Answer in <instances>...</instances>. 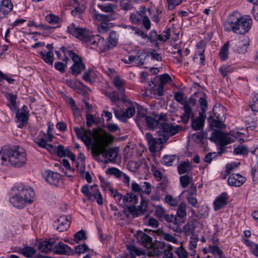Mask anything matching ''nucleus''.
I'll list each match as a JSON object with an SVG mask.
<instances>
[{"label": "nucleus", "mask_w": 258, "mask_h": 258, "mask_svg": "<svg viewBox=\"0 0 258 258\" xmlns=\"http://www.w3.org/2000/svg\"><path fill=\"white\" fill-rule=\"evenodd\" d=\"M252 20L249 15L241 16L237 11L230 14L224 24L226 32L233 31L235 33L244 35L250 29Z\"/></svg>", "instance_id": "f257e3e1"}, {"label": "nucleus", "mask_w": 258, "mask_h": 258, "mask_svg": "<svg viewBox=\"0 0 258 258\" xmlns=\"http://www.w3.org/2000/svg\"><path fill=\"white\" fill-rule=\"evenodd\" d=\"M11 194L10 202L14 207L20 209L31 204L35 196L31 187L21 183L14 185L11 189Z\"/></svg>", "instance_id": "f03ea898"}, {"label": "nucleus", "mask_w": 258, "mask_h": 258, "mask_svg": "<svg viewBox=\"0 0 258 258\" xmlns=\"http://www.w3.org/2000/svg\"><path fill=\"white\" fill-rule=\"evenodd\" d=\"M181 130V126L178 125H172L168 123H162L161 125L160 138H153L150 133L146 134V139L149 145V150L152 153H154L157 150V145L165 143L168 139L177 134Z\"/></svg>", "instance_id": "7ed1b4c3"}, {"label": "nucleus", "mask_w": 258, "mask_h": 258, "mask_svg": "<svg viewBox=\"0 0 258 258\" xmlns=\"http://www.w3.org/2000/svg\"><path fill=\"white\" fill-rule=\"evenodd\" d=\"M8 164L15 167L23 166L26 161V154L21 148L18 146L7 147Z\"/></svg>", "instance_id": "20e7f679"}, {"label": "nucleus", "mask_w": 258, "mask_h": 258, "mask_svg": "<svg viewBox=\"0 0 258 258\" xmlns=\"http://www.w3.org/2000/svg\"><path fill=\"white\" fill-rule=\"evenodd\" d=\"M97 7L102 12L107 14H102L95 12L94 14V18L97 21H113L117 19L119 17L118 14L115 11L117 6L111 4H98Z\"/></svg>", "instance_id": "39448f33"}, {"label": "nucleus", "mask_w": 258, "mask_h": 258, "mask_svg": "<svg viewBox=\"0 0 258 258\" xmlns=\"http://www.w3.org/2000/svg\"><path fill=\"white\" fill-rule=\"evenodd\" d=\"M184 94L181 92H177L174 94V99L181 105H183L184 114L182 117V121L186 124L188 122L191 115H192V108L196 104V100L190 97L188 100L183 101Z\"/></svg>", "instance_id": "423d86ee"}, {"label": "nucleus", "mask_w": 258, "mask_h": 258, "mask_svg": "<svg viewBox=\"0 0 258 258\" xmlns=\"http://www.w3.org/2000/svg\"><path fill=\"white\" fill-rule=\"evenodd\" d=\"M68 54L74 62L70 68L72 74L75 76H78L85 69V65L81 58L73 51L68 50Z\"/></svg>", "instance_id": "0eeeda50"}, {"label": "nucleus", "mask_w": 258, "mask_h": 258, "mask_svg": "<svg viewBox=\"0 0 258 258\" xmlns=\"http://www.w3.org/2000/svg\"><path fill=\"white\" fill-rule=\"evenodd\" d=\"M86 43L93 47H98L103 51H106L110 49V45L108 44L103 38L99 35H93L92 33L90 35Z\"/></svg>", "instance_id": "6e6552de"}, {"label": "nucleus", "mask_w": 258, "mask_h": 258, "mask_svg": "<svg viewBox=\"0 0 258 258\" xmlns=\"http://www.w3.org/2000/svg\"><path fill=\"white\" fill-rule=\"evenodd\" d=\"M164 220L168 223V227L170 229L178 235L182 233L181 226L184 223L176 215L166 214L164 216Z\"/></svg>", "instance_id": "1a4fd4ad"}, {"label": "nucleus", "mask_w": 258, "mask_h": 258, "mask_svg": "<svg viewBox=\"0 0 258 258\" xmlns=\"http://www.w3.org/2000/svg\"><path fill=\"white\" fill-rule=\"evenodd\" d=\"M53 139V134L50 133H45L44 132H40L38 137L34 142L41 148L50 150L53 149V146L52 144H47V142H51Z\"/></svg>", "instance_id": "9d476101"}, {"label": "nucleus", "mask_w": 258, "mask_h": 258, "mask_svg": "<svg viewBox=\"0 0 258 258\" xmlns=\"http://www.w3.org/2000/svg\"><path fill=\"white\" fill-rule=\"evenodd\" d=\"M74 131L78 139H81L87 147L90 146L92 143V132L91 130H86L84 127L80 128L74 127Z\"/></svg>", "instance_id": "9b49d317"}, {"label": "nucleus", "mask_w": 258, "mask_h": 258, "mask_svg": "<svg viewBox=\"0 0 258 258\" xmlns=\"http://www.w3.org/2000/svg\"><path fill=\"white\" fill-rule=\"evenodd\" d=\"M211 139L219 143L221 147L227 145L233 142L231 139L224 132L220 130H215L211 136Z\"/></svg>", "instance_id": "f8f14e48"}, {"label": "nucleus", "mask_w": 258, "mask_h": 258, "mask_svg": "<svg viewBox=\"0 0 258 258\" xmlns=\"http://www.w3.org/2000/svg\"><path fill=\"white\" fill-rule=\"evenodd\" d=\"M98 146L93 147L91 151L92 155L94 158L98 157L101 154L103 156V153H105L104 147L109 144L106 137L103 135H99L98 136Z\"/></svg>", "instance_id": "ddd939ff"}, {"label": "nucleus", "mask_w": 258, "mask_h": 258, "mask_svg": "<svg viewBox=\"0 0 258 258\" xmlns=\"http://www.w3.org/2000/svg\"><path fill=\"white\" fill-rule=\"evenodd\" d=\"M27 109V107L24 105L21 109H17L16 110V118L19 122V124L18 125L19 128H22L27 123L29 118V112Z\"/></svg>", "instance_id": "4468645a"}, {"label": "nucleus", "mask_w": 258, "mask_h": 258, "mask_svg": "<svg viewBox=\"0 0 258 258\" xmlns=\"http://www.w3.org/2000/svg\"><path fill=\"white\" fill-rule=\"evenodd\" d=\"M70 224L71 221L69 217L63 215L54 222L53 226L59 232H63L69 228Z\"/></svg>", "instance_id": "2eb2a0df"}, {"label": "nucleus", "mask_w": 258, "mask_h": 258, "mask_svg": "<svg viewBox=\"0 0 258 258\" xmlns=\"http://www.w3.org/2000/svg\"><path fill=\"white\" fill-rule=\"evenodd\" d=\"M43 178L50 184L57 185L61 178V175L50 170H46L43 174Z\"/></svg>", "instance_id": "dca6fc26"}, {"label": "nucleus", "mask_w": 258, "mask_h": 258, "mask_svg": "<svg viewBox=\"0 0 258 258\" xmlns=\"http://www.w3.org/2000/svg\"><path fill=\"white\" fill-rule=\"evenodd\" d=\"M53 251L55 254L66 255L73 253V250L69 246L60 241L53 246Z\"/></svg>", "instance_id": "f3484780"}, {"label": "nucleus", "mask_w": 258, "mask_h": 258, "mask_svg": "<svg viewBox=\"0 0 258 258\" xmlns=\"http://www.w3.org/2000/svg\"><path fill=\"white\" fill-rule=\"evenodd\" d=\"M249 38L247 36H241L239 41L234 48V51L238 53H245L249 45Z\"/></svg>", "instance_id": "a211bd4d"}, {"label": "nucleus", "mask_w": 258, "mask_h": 258, "mask_svg": "<svg viewBox=\"0 0 258 258\" xmlns=\"http://www.w3.org/2000/svg\"><path fill=\"white\" fill-rule=\"evenodd\" d=\"M166 119V117L164 115H160L158 119L154 118L150 116H148L146 117V122L147 123V126L151 130H154L156 128L157 126H160V132H161V125L163 123L160 122L159 120H165Z\"/></svg>", "instance_id": "6ab92c4d"}, {"label": "nucleus", "mask_w": 258, "mask_h": 258, "mask_svg": "<svg viewBox=\"0 0 258 258\" xmlns=\"http://www.w3.org/2000/svg\"><path fill=\"white\" fill-rule=\"evenodd\" d=\"M227 180L230 185L239 187L245 182V178L239 174H232L229 176Z\"/></svg>", "instance_id": "aec40b11"}, {"label": "nucleus", "mask_w": 258, "mask_h": 258, "mask_svg": "<svg viewBox=\"0 0 258 258\" xmlns=\"http://www.w3.org/2000/svg\"><path fill=\"white\" fill-rule=\"evenodd\" d=\"M13 9V4L11 0H3L0 4V18H4Z\"/></svg>", "instance_id": "412c9836"}, {"label": "nucleus", "mask_w": 258, "mask_h": 258, "mask_svg": "<svg viewBox=\"0 0 258 258\" xmlns=\"http://www.w3.org/2000/svg\"><path fill=\"white\" fill-rule=\"evenodd\" d=\"M228 199V194L226 192H222L217 197L214 202L215 210H219L226 206L227 204Z\"/></svg>", "instance_id": "4be33fe9"}, {"label": "nucleus", "mask_w": 258, "mask_h": 258, "mask_svg": "<svg viewBox=\"0 0 258 258\" xmlns=\"http://www.w3.org/2000/svg\"><path fill=\"white\" fill-rule=\"evenodd\" d=\"M90 195L91 199H88L89 201H93L96 200L98 204L102 205L103 204V198L101 194L97 185H94L90 186Z\"/></svg>", "instance_id": "5701e85b"}, {"label": "nucleus", "mask_w": 258, "mask_h": 258, "mask_svg": "<svg viewBox=\"0 0 258 258\" xmlns=\"http://www.w3.org/2000/svg\"><path fill=\"white\" fill-rule=\"evenodd\" d=\"M148 54L145 52L138 51L137 54L135 56L130 55L128 57V61L126 63H131L136 61L138 66H142L145 63V61L148 56Z\"/></svg>", "instance_id": "b1692460"}, {"label": "nucleus", "mask_w": 258, "mask_h": 258, "mask_svg": "<svg viewBox=\"0 0 258 258\" xmlns=\"http://www.w3.org/2000/svg\"><path fill=\"white\" fill-rule=\"evenodd\" d=\"M70 5L75 7V9L71 11L72 15L76 17L80 18L81 15L84 13L86 10V6L84 2L72 3L70 1Z\"/></svg>", "instance_id": "393cba45"}, {"label": "nucleus", "mask_w": 258, "mask_h": 258, "mask_svg": "<svg viewBox=\"0 0 258 258\" xmlns=\"http://www.w3.org/2000/svg\"><path fill=\"white\" fill-rule=\"evenodd\" d=\"M113 84L114 86L116 87V88L117 89L118 91L119 92L120 96L121 97V100L122 101H124L125 100L124 99V97L125 96V88L124 87V80L121 79L119 76H117L114 78Z\"/></svg>", "instance_id": "a878e982"}, {"label": "nucleus", "mask_w": 258, "mask_h": 258, "mask_svg": "<svg viewBox=\"0 0 258 258\" xmlns=\"http://www.w3.org/2000/svg\"><path fill=\"white\" fill-rule=\"evenodd\" d=\"M8 165L7 147H4L0 150V170L4 169Z\"/></svg>", "instance_id": "bb28decb"}, {"label": "nucleus", "mask_w": 258, "mask_h": 258, "mask_svg": "<svg viewBox=\"0 0 258 258\" xmlns=\"http://www.w3.org/2000/svg\"><path fill=\"white\" fill-rule=\"evenodd\" d=\"M176 216L180 219L183 223L187 216L186 204L184 202H181L176 209Z\"/></svg>", "instance_id": "cd10ccee"}, {"label": "nucleus", "mask_w": 258, "mask_h": 258, "mask_svg": "<svg viewBox=\"0 0 258 258\" xmlns=\"http://www.w3.org/2000/svg\"><path fill=\"white\" fill-rule=\"evenodd\" d=\"M54 242L55 240L54 239L41 242L38 247L39 251L42 252H48L52 249H53Z\"/></svg>", "instance_id": "c85d7f7f"}, {"label": "nucleus", "mask_w": 258, "mask_h": 258, "mask_svg": "<svg viewBox=\"0 0 258 258\" xmlns=\"http://www.w3.org/2000/svg\"><path fill=\"white\" fill-rule=\"evenodd\" d=\"M105 153H103V156L104 158H108L110 161H114L118 155V150L116 148H110L108 150L104 147Z\"/></svg>", "instance_id": "c756f323"}, {"label": "nucleus", "mask_w": 258, "mask_h": 258, "mask_svg": "<svg viewBox=\"0 0 258 258\" xmlns=\"http://www.w3.org/2000/svg\"><path fill=\"white\" fill-rule=\"evenodd\" d=\"M5 97L9 102L8 104L9 107L12 111H16L18 108L16 102L17 96L12 93H7L5 95Z\"/></svg>", "instance_id": "7c9ffc66"}, {"label": "nucleus", "mask_w": 258, "mask_h": 258, "mask_svg": "<svg viewBox=\"0 0 258 258\" xmlns=\"http://www.w3.org/2000/svg\"><path fill=\"white\" fill-rule=\"evenodd\" d=\"M39 54L41 58L45 63L50 66H52L54 59L53 51H40Z\"/></svg>", "instance_id": "2f4dec72"}, {"label": "nucleus", "mask_w": 258, "mask_h": 258, "mask_svg": "<svg viewBox=\"0 0 258 258\" xmlns=\"http://www.w3.org/2000/svg\"><path fill=\"white\" fill-rule=\"evenodd\" d=\"M19 251L26 257H32L36 253V250L34 247L26 246L19 249Z\"/></svg>", "instance_id": "473e14b6"}, {"label": "nucleus", "mask_w": 258, "mask_h": 258, "mask_svg": "<svg viewBox=\"0 0 258 258\" xmlns=\"http://www.w3.org/2000/svg\"><path fill=\"white\" fill-rule=\"evenodd\" d=\"M91 33L89 30L80 27L76 37L86 43Z\"/></svg>", "instance_id": "72a5a7b5"}, {"label": "nucleus", "mask_w": 258, "mask_h": 258, "mask_svg": "<svg viewBox=\"0 0 258 258\" xmlns=\"http://www.w3.org/2000/svg\"><path fill=\"white\" fill-rule=\"evenodd\" d=\"M138 197L134 193L127 192L123 196V204H125V206L127 203L135 205L138 203Z\"/></svg>", "instance_id": "f704fd0d"}, {"label": "nucleus", "mask_w": 258, "mask_h": 258, "mask_svg": "<svg viewBox=\"0 0 258 258\" xmlns=\"http://www.w3.org/2000/svg\"><path fill=\"white\" fill-rule=\"evenodd\" d=\"M103 93L107 96L111 101L114 103H116L120 99L121 100V97L120 94L119 93L117 92L116 91H112L111 92L104 90L103 91Z\"/></svg>", "instance_id": "c9c22d12"}, {"label": "nucleus", "mask_w": 258, "mask_h": 258, "mask_svg": "<svg viewBox=\"0 0 258 258\" xmlns=\"http://www.w3.org/2000/svg\"><path fill=\"white\" fill-rule=\"evenodd\" d=\"M204 124V119L201 117H198L192 120L191 126L195 131H199L203 129Z\"/></svg>", "instance_id": "e433bc0d"}, {"label": "nucleus", "mask_w": 258, "mask_h": 258, "mask_svg": "<svg viewBox=\"0 0 258 258\" xmlns=\"http://www.w3.org/2000/svg\"><path fill=\"white\" fill-rule=\"evenodd\" d=\"M191 169L190 165L188 161H183L177 166V171L179 174H184Z\"/></svg>", "instance_id": "4c0bfd02"}, {"label": "nucleus", "mask_w": 258, "mask_h": 258, "mask_svg": "<svg viewBox=\"0 0 258 258\" xmlns=\"http://www.w3.org/2000/svg\"><path fill=\"white\" fill-rule=\"evenodd\" d=\"M229 45V42L227 41L224 43L219 52V56L220 59L223 61L228 59V49Z\"/></svg>", "instance_id": "58836bf2"}, {"label": "nucleus", "mask_w": 258, "mask_h": 258, "mask_svg": "<svg viewBox=\"0 0 258 258\" xmlns=\"http://www.w3.org/2000/svg\"><path fill=\"white\" fill-rule=\"evenodd\" d=\"M107 43L110 45V49L117 45L118 43V35L115 31H112L110 32L109 34V41Z\"/></svg>", "instance_id": "ea45409f"}, {"label": "nucleus", "mask_w": 258, "mask_h": 258, "mask_svg": "<svg viewBox=\"0 0 258 258\" xmlns=\"http://www.w3.org/2000/svg\"><path fill=\"white\" fill-rule=\"evenodd\" d=\"M199 241V238L197 236H192L190 237V239L189 242L188 248L191 251V255H195L196 251L195 249L197 246V242Z\"/></svg>", "instance_id": "a19ab883"}, {"label": "nucleus", "mask_w": 258, "mask_h": 258, "mask_svg": "<svg viewBox=\"0 0 258 258\" xmlns=\"http://www.w3.org/2000/svg\"><path fill=\"white\" fill-rule=\"evenodd\" d=\"M208 121L210 125L213 127L224 128L226 127L225 125L222 121L214 119L211 115L209 117Z\"/></svg>", "instance_id": "79ce46f5"}, {"label": "nucleus", "mask_w": 258, "mask_h": 258, "mask_svg": "<svg viewBox=\"0 0 258 258\" xmlns=\"http://www.w3.org/2000/svg\"><path fill=\"white\" fill-rule=\"evenodd\" d=\"M137 106V113L136 116V120L139 121L143 118L146 119L147 110L142 107L138 105L137 104H135Z\"/></svg>", "instance_id": "37998d69"}, {"label": "nucleus", "mask_w": 258, "mask_h": 258, "mask_svg": "<svg viewBox=\"0 0 258 258\" xmlns=\"http://www.w3.org/2000/svg\"><path fill=\"white\" fill-rule=\"evenodd\" d=\"M175 155H164L161 160V163L163 165L170 166L173 164V162L175 160Z\"/></svg>", "instance_id": "c03bdc74"}, {"label": "nucleus", "mask_w": 258, "mask_h": 258, "mask_svg": "<svg viewBox=\"0 0 258 258\" xmlns=\"http://www.w3.org/2000/svg\"><path fill=\"white\" fill-rule=\"evenodd\" d=\"M143 16L139 12L136 13H132L130 16V20L133 23L138 24L142 21Z\"/></svg>", "instance_id": "a18cd8bd"}, {"label": "nucleus", "mask_w": 258, "mask_h": 258, "mask_svg": "<svg viewBox=\"0 0 258 258\" xmlns=\"http://www.w3.org/2000/svg\"><path fill=\"white\" fill-rule=\"evenodd\" d=\"M80 28L75 23H72L67 27V32L76 37Z\"/></svg>", "instance_id": "49530a36"}, {"label": "nucleus", "mask_w": 258, "mask_h": 258, "mask_svg": "<svg viewBox=\"0 0 258 258\" xmlns=\"http://www.w3.org/2000/svg\"><path fill=\"white\" fill-rule=\"evenodd\" d=\"M14 75L4 74L0 71V82L6 80L10 84L15 83V80L13 79Z\"/></svg>", "instance_id": "de8ad7c7"}, {"label": "nucleus", "mask_w": 258, "mask_h": 258, "mask_svg": "<svg viewBox=\"0 0 258 258\" xmlns=\"http://www.w3.org/2000/svg\"><path fill=\"white\" fill-rule=\"evenodd\" d=\"M192 178L188 175L181 176L179 177V181L182 187L185 188L190 183Z\"/></svg>", "instance_id": "09e8293b"}, {"label": "nucleus", "mask_w": 258, "mask_h": 258, "mask_svg": "<svg viewBox=\"0 0 258 258\" xmlns=\"http://www.w3.org/2000/svg\"><path fill=\"white\" fill-rule=\"evenodd\" d=\"M146 39H148L151 42H155L159 40V35L157 34L156 30H152L149 33V35H147Z\"/></svg>", "instance_id": "8fccbe9b"}, {"label": "nucleus", "mask_w": 258, "mask_h": 258, "mask_svg": "<svg viewBox=\"0 0 258 258\" xmlns=\"http://www.w3.org/2000/svg\"><path fill=\"white\" fill-rule=\"evenodd\" d=\"M233 152L235 155H246L248 154V149L245 146H239L235 148Z\"/></svg>", "instance_id": "3c124183"}, {"label": "nucleus", "mask_w": 258, "mask_h": 258, "mask_svg": "<svg viewBox=\"0 0 258 258\" xmlns=\"http://www.w3.org/2000/svg\"><path fill=\"white\" fill-rule=\"evenodd\" d=\"M115 116L120 121L125 122L126 121V118L123 111L117 110L115 108L112 109Z\"/></svg>", "instance_id": "603ef678"}, {"label": "nucleus", "mask_w": 258, "mask_h": 258, "mask_svg": "<svg viewBox=\"0 0 258 258\" xmlns=\"http://www.w3.org/2000/svg\"><path fill=\"white\" fill-rule=\"evenodd\" d=\"M74 238L76 242L78 243L81 240L86 239L87 237L85 231L81 230L75 234Z\"/></svg>", "instance_id": "864d4df0"}, {"label": "nucleus", "mask_w": 258, "mask_h": 258, "mask_svg": "<svg viewBox=\"0 0 258 258\" xmlns=\"http://www.w3.org/2000/svg\"><path fill=\"white\" fill-rule=\"evenodd\" d=\"M161 237L163 239L168 241L175 244L178 243V240L175 237H174L173 235L169 233L163 232L161 235Z\"/></svg>", "instance_id": "5fc2aeb1"}, {"label": "nucleus", "mask_w": 258, "mask_h": 258, "mask_svg": "<svg viewBox=\"0 0 258 258\" xmlns=\"http://www.w3.org/2000/svg\"><path fill=\"white\" fill-rule=\"evenodd\" d=\"M176 253L179 258H187L188 255L187 251L182 246L177 248Z\"/></svg>", "instance_id": "6e6d98bb"}, {"label": "nucleus", "mask_w": 258, "mask_h": 258, "mask_svg": "<svg viewBox=\"0 0 258 258\" xmlns=\"http://www.w3.org/2000/svg\"><path fill=\"white\" fill-rule=\"evenodd\" d=\"M123 112L124 113L126 119L127 118L132 117L134 115L136 112L135 105L132 104L131 106L127 107Z\"/></svg>", "instance_id": "4d7b16f0"}, {"label": "nucleus", "mask_w": 258, "mask_h": 258, "mask_svg": "<svg viewBox=\"0 0 258 258\" xmlns=\"http://www.w3.org/2000/svg\"><path fill=\"white\" fill-rule=\"evenodd\" d=\"M45 19L49 23L52 24H56L59 21V17L51 14L47 15Z\"/></svg>", "instance_id": "13d9d810"}, {"label": "nucleus", "mask_w": 258, "mask_h": 258, "mask_svg": "<svg viewBox=\"0 0 258 258\" xmlns=\"http://www.w3.org/2000/svg\"><path fill=\"white\" fill-rule=\"evenodd\" d=\"M128 249L132 255L130 258H135V255H140L142 251L134 245H130L128 247Z\"/></svg>", "instance_id": "bf43d9fd"}, {"label": "nucleus", "mask_w": 258, "mask_h": 258, "mask_svg": "<svg viewBox=\"0 0 258 258\" xmlns=\"http://www.w3.org/2000/svg\"><path fill=\"white\" fill-rule=\"evenodd\" d=\"M140 241L144 244L148 245L152 243V238L147 234L142 233L140 237Z\"/></svg>", "instance_id": "052dcab7"}, {"label": "nucleus", "mask_w": 258, "mask_h": 258, "mask_svg": "<svg viewBox=\"0 0 258 258\" xmlns=\"http://www.w3.org/2000/svg\"><path fill=\"white\" fill-rule=\"evenodd\" d=\"M107 172L109 174L113 175L117 178L122 177L123 173L120 170L115 167L109 168L107 170Z\"/></svg>", "instance_id": "680f3d73"}, {"label": "nucleus", "mask_w": 258, "mask_h": 258, "mask_svg": "<svg viewBox=\"0 0 258 258\" xmlns=\"http://www.w3.org/2000/svg\"><path fill=\"white\" fill-rule=\"evenodd\" d=\"M75 249L77 253H84L89 250L88 246L86 244H82L75 246Z\"/></svg>", "instance_id": "e2e57ef3"}, {"label": "nucleus", "mask_w": 258, "mask_h": 258, "mask_svg": "<svg viewBox=\"0 0 258 258\" xmlns=\"http://www.w3.org/2000/svg\"><path fill=\"white\" fill-rule=\"evenodd\" d=\"M250 107L253 112H258V94H255L252 98V101Z\"/></svg>", "instance_id": "0e129e2a"}, {"label": "nucleus", "mask_w": 258, "mask_h": 258, "mask_svg": "<svg viewBox=\"0 0 258 258\" xmlns=\"http://www.w3.org/2000/svg\"><path fill=\"white\" fill-rule=\"evenodd\" d=\"M165 201L170 206L173 207L176 206L178 204L177 201L175 199L173 198L172 196L169 195L166 196L165 197Z\"/></svg>", "instance_id": "69168bd1"}, {"label": "nucleus", "mask_w": 258, "mask_h": 258, "mask_svg": "<svg viewBox=\"0 0 258 258\" xmlns=\"http://www.w3.org/2000/svg\"><path fill=\"white\" fill-rule=\"evenodd\" d=\"M86 125L88 127H91L93 124L96 123L93 115L90 113H87L86 115Z\"/></svg>", "instance_id": "338daca9"}, {"label": "nucleus", "mask_w": 258, "mask_h": 258, "mask_svg": "<svg viewBox=\"0 0 258 258\" xmlns=\"http://www.w3.org/2000/svg\"><path fill=\"white\" fill-rule=\"evenodd\" d=\"M170 37V29H167L164 31L161 35H159V41H166L168 40Z\"/></svg>", "instance_id": "774afa93"}]
</instances>
